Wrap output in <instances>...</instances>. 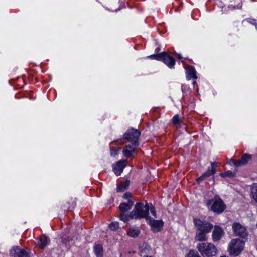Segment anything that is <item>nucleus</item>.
I'll return each instance as SVG.
<instances>
[{"label":"nucleus","instance_id":"obj_36","mask_svg":"<svg viewBox=\"0 0 257 257\" xmlns=\"http://www.w3.org/2000/svg\"><path fill=\"white\" fill-rule=\"evenodd\" d=\"M146 257H151V256H146Z\"/></svg>","mask_w":257,"mask_h":257},{"label":"nucleus","instance_id":"obj_23","mask_svg":"<svg viewBox=\"0 0 257 257\" xmlns=\"http://www.w3.org/2000/svg\"><path fill=\"white\" fill-rule=\"evenodd\" d=\"M172 123L174 125H179L181 122L180 119L179 118V116L178 114H176L174 116L172 119Z\"/></svg>","mask_w":257,"mask_h":257},{"label":"nucleus","instance_id":"obj_22","mask_svg":"<svg viewBox=\"0 0 257 257\" xmlns=\"http://www.w3.org/2000/svg\"><path fill=\"white\" fill-rule=\"evenodd\" d=\"M251 195L257 202V183H253L251 186Z\"/></svg>","mask_w":257,"mask_h":257},{"label":"nucleus","instance_id":"obj_35","mask_svg":"<svg viewBox=\"0 0 257 257\" xmlns=\"http://www.w3.org/2000/svg\"><path fill=\"white\" fill-rule=\"evenodd\" d=\"M179 58L180 59H181V57L180 56V55H179Z\"/></svg>","mask_w":257,"mask_h":257},{"label":"nucleus","instance_id":"obj_21","mask_svg":"<svg viewBox=\"0 0 257 257\" xmlns=\"http://www.w3.org/2000/svg\"><path fill=\"white\" fill-rule=\"evenodd\" d=\"M130 185V181H126L125 182H121L120 185L117 187V192H123Z\"/></svg>","mask_w":257,"mask_h":257},{"label":"nucleus","instance_id":"obj_9","mask_svg":"<svg viewBox=\"0 0 257 257\" xmlns=\"http://www.w3.org/2000/svg\"><path fill=\"white\" fill-rule=\"evenodd\" d=\"M147 221L149 222V224L154 232L160 231L163 226V222L162 220H155L150 216L148 218Z\"/></svg>","mask_w":257,"mask_h":257},{"label":"nucleus","instance_id":"obj_2","mask_svg":"<svg viewBox=\"0 0 257 257\" xmlns=\"http://www.w3.org/2000/svg\"><path fill=\"white\" fill-rule=\"evenodd\" d=\"M149 206L147 202L145 204L143 203H137L134 209L130 213L129 216L132 219H140L145 218L146 220L150 216L149 215Z\"/></svg>","mask_w":257,"mask_h":257},{"label":"nucleus","instance_id":"obj_19","mask_svg":"<svg viewBox=\"0 0 257 257\" xmlns=\"http://www.w3.org/2000/svg\"><path fill=\"white\" fill-rule=\"evenodd\" d=\"M94 251L97 257H103V247L102 245L98 244L94 246Z\"/></svg>","mask_w":257,"mask_h":257},{"label":"nucleus","instance_id":"obj_11","mask_svg":"<svg viewBox=\"0 0 257 257\" xmlns=\"http://www.w3.org/2000/svg\"><path fill=\"white\" fill-rule=\"evenodd\" d=\"M224 235V231L219 226L215 225L212 232V240L214 242L219 241Z\"/></svg>","mask_w":257,"mask_h":257},{"label":"nucleus","instance_id":"obj_13","mask_svg":"<svg viewBox=\"0 0 257 257\" xmlns=\"http://www.w3.org/2000/svg\"><path fill=\"white\" fill-rule=\"evenodd\" d=\"M139 144L131 143L126 145L122 151V153L124 156L126 157H132L133 153L135 152V150L137 149Z\"/></svg>","mask_w":257,"mask_h":257},{"label":"nucleus","instance_id":"obj_32","mask_svg":"<svg viewBox=\"0 0 257 257\" xmlns=\"http://www.w3.org/2000/svg\"><path fill=\"white\" fill-rule=\"evenodd\" d=\"M123 198L125 199L130 200V198L132 197V194L131 193L126 192L125 193L123 196Z\"/></svg>","mask_w":257,"mask_h":257},{"label":"nucleus","instance_id":"obj_5","mask_svg":"<svg viewBox=\"0 0 257 257\" xmlns=\"http://www.w3.org/2000/svg\"><path fill=\"white\" fill-rule=\"evenodd\" d=\"M244 241L239 238L232 239L228 246L230 253L234 256H238L243 250Z\"/></svg>","mask_w":257,"mask_h":257},{"label":"nucleus","instance_id":"obj_4","mask_svg":"<svg viewBox=\"0 0 257 257\" xmlns=\"http://www.w3.org/2000/svg\"><path fill=\"white\" fill-rule=\"evenodd\" d=\"M206 205H211V210L218 214L223 212L226 208L224 202L218 195L215 196L213 199L207 200Z\"/></svg>","mask_w":257,"mask_h":257},{"label":"nucleus","instance_id":"obj_27","mask_svg":"<svg viewBox=\"0 0 257 257\" xmlns=\"http://www.w3.org/2000/svg\"><path fill=\"white\" fill-rule=\"evenodd\" d=\"M109 228L112 230H116L119 228V223L117 222H112L110 224Z\"/></svg>","mask_w":257,"mask_h":257},{"label":"nucleus","instance_id":"obj_20","mask_svg":"<svg viewBox=\"0 0 257 257\" xmlns=\"http://www.w3.org/2000/svg\"><path fill=\"white\" fill-rule=\"evenodd\" d=\"M140 231L137 228H130L127 231V234L132 237L136 238L139 236Z\"/></svg>","mask_w":257,"mask_h":257},{"label":"nucleus","instance_id":"obj_17","mask_svg":"<svg viewBox=\"0 0 257 257\" xmlns=\"http://www.w3.org/2000/svg\"><path fill=\"white\" fill-rule=\"evenodd\" d=\"M50 239L45 236H41L38 239L37 245L41 249L44 248L49 243Z\"/></svg>","mask_w":257,"mask_h":257},{"label":"nucleus","instance_id":"obj_34","mask_svg":"<svg viewBox=\"0 0 257 257\" xmlns=\"http://www.w3.org/2000/svg\"><path fill=\"white\" fill-rule=\"evenodd\" d=\"M196 81H194V82H193V85H195L196 84Z\"/></svg>","mask_w":257,"mask_h":257},{"label":"nucleus","instance_id":"obj_14","mask_svg":"<svg viewBox=\"0 0 257 257\" xmlns=\"http://www.w3.org/2000/svg\"><path fill=\"white\" fill-rule=\"evenodd\" d=\"M10 253L13 257H28V252L18 246L13 247L11 249Z\"/></svg>","mask_w":257,"mask_h":257},{"label":"nucleus","instance_id":"obj_33","mask_svg":"<svg viewBox=\"0 0 257 257\" xmlns=\"http://www.w3.org/2000/svg\"><path fill=\"white\" fill-rule=\"evenodd\" d=\"M237 161L238 160H234V159H231L230 161H229V164H233L236 167H237V165L236 164V163H235L234 162Z\"/></svg>","mask_w":257,"mask_h":257},{"label":"nucleus","instance_id":"obj_7","mask_svg":"<svg viewBox=\"0 0 257 257\" xmlns=\"http://www.w3.org/2000/svg\"><path fill=\"white\" fill-rule=\"evenodd\" d=\"M234 235L242 238H245L248 236V232L245 226L238 222H234L232 225Z\"/></svg>","mask_w":257,"mask_h":257},{"label":"nucleus","instance_id":"obj_8","mask_svg":"<svg viewBox=\"0 0 257 257\" xmlns=\"http://www.w3.org/2000/svg\"><path fill=\"white\" fill-rule=\"evenodd\" d=\"M160 61L163 62L170 69L174 68L176 63L175 58L167 52H162Z\"/></svg>","mask_w":257,"mask_h":257},{"label":"nucleus","instance_id":"obj_12","mask_svg":"<svg viewBox=\"0 0 257 257\" xmlns=\"http://www.w3.org/2000/svg\"><path fill=\"white\" fill-rule=\"evenodd\" d=\"M127 161L121 160L118 161L116 164L113 165V170L114 173L117 175H120L122 172L124 168L127 165Z\"/></svg>","mask_w":257,"mask_h":257},{"label":"nucleus","instance_id":"obj_16","mask_svg":"<svg viewBox=\"0 0 257 257\" xmlns=\"http://www.w3.org/2000/svg\"><path fill=\"white\" fill-rule=\"evenodd\" d=\"M186 77L188 80L193 78L196 79L197 76L196 75V71L194 67L192 66H188L186 71Z\"/></svg>","mask_w":257,"mask_h":257},{"label":"nucleus","instance_id":"obj_31","mask_svg":"<svg viewBox=\"0 0 257 257\" xmlns=\"http://www.w3.org/2000/svg\"><path fill=\"white\" fill-rule=\"evenodd\" d=\"M247 21L252 25H255L256 27L257 26V20L252 19H248Z\"/></svg>","mask_w":257,"mask_h":257},{"label":"nucleus","instance_id":"obj_28","mask_svg":"<svg viewBox=\"0 0 257 257\" xmlns=\"http://www.w3.org/2000/svg\"><path fill=\"white\" fill-rule=\"evenodd\" d=\"M188 257H201L199 253L193 250H191L189 251L188 254Z\"/></svg>","mask_w":257,"mask_h":257},{"label":"nucleus","instance_id":"obj_24","mask_svg":"<svg viewBox=\"0 0 257 257\" xmlns=\"http://www.w3.org/2000/svg\"><path fill=\"white\" fill-rule=\"evenodd\" d=\"M120 148L118 147L117 148H115L114 147H110V155L113 157H115L118 154V152L120 150Z\"/></svg>","mask_w":257,"mask_h":257},{"label":"nucleus","instance_id":"obj_26","mask_svg":"<svg viewBox=\"0 0 257 257\" xmlns=\"http://www.w3.org/2000/svg\"><path fill=\"white\" fill-rule=\"evenodd\" d=\"M119 218L121 221H123L125 223L129 221V219H131L130 218L129 215H127L124 214H120Z\"/></svg>","mask_w":257,"mask_h":257},{"label":"nucleus","instance_id":"obj_25","mask_svg":"<svg viewBox=\"0 0 257 257\" xmlns=\"http://www.w3.org/2000/svg\"><path fill=\"white\" fill-rule=\"evenodd\" d=\"M235 173L231 171H227L224 173H220V175L222 177H231L234 176Z\"/></svg>","mask_w":257,"mask_h":257},{"label":"nucleus","instance_id":"obj_1","mask_svg":"<svg viewBox=\"0 0 257 257\" xmlns=\"http://www.w3.org/2000/svg\"><path fill=\"white\" fill-rule=\"evenodd\" d=\"M193 222L196 228L194 239L197 241H206L207 240V234L210 233L213 228L212 224L206 220H202L198 218H194Z\"/></svg>","mask_w":257,"mask_h":257},{"label":"nucleus","instance_id":"obj_6","mask_svg":"<svg viewBox=\"0 0 257 257\" xmlns=\"http://www.w3.org/2000/svg\"><path fill=\"white\" fill-rule=\"evenodd\" d=\"M141 132L136 128H131L126 131L123 135V138L131 143L139 144V139Z\"/></svg>","mask_w":257,"mask_h":257},{"label":"nucleus","instance_id":"obj_29","mask_svg":"<svg viewBox=\"0 0 257 257\" xmlns=\"http://www.w3.org/2000/svg\"><path fill=\"white\" fill-rule=\"evenodd\" d=\"M161 55H162V52L158 54H153L148 56L149 58L151 59H156L158 61H160L161 59Z\"/></svg>","mask_w":257,"mask_h":257},{"label":"nucleus","instance_id":"obj_30","mask_svg":"<svg viewBox=\"0 0 257 257\" xmlns=\"http://www.w3.org/2000/svg\"><path fill=\"white\" fill-rule=\"evenodd\" d=\"M149 210H150V211H151V213H152V214L155 217H157L155 209L154 207L152 205H151V207L150 208L149 207Z\"/></svg>","mask_w":257,"mask_h":257},{"label":"nucleus","instance_id":"obj_10","mask_svg":"<svg viewBox=\"0 0 257 257\" xmlns=\"http://www.w3.org/2000/svg\"><path fill=\"white\" fill-rule=\"evenodd\" d=\"M215 162H211V168H209L208 170L203 173L200 177L197 179V182L199 183L201 181L204 180L206 178L210 176L211 175H214L216 172Z\"/></svg>","mask_w":257,"mask_h":257},{"label":"nucleus","instance_id":"obj_3","mask_svg":"<svg viewBox=\"0 0 257 257\" xmlns=\"http://www.w3.org/2000/svg\"><path fill=\"white\" fill-rule=\"evenodd\" d=\"M197 248L203 257H212L217 254V249L211 243H200Z\"/></svg>","mask_w":257,"mask_h":257},{"label":"nucleus","instance_id":"obj_18","mask_svg":"<svg viewBox=\"0 0 257 257\" xmlns=\"http://www.w3.org/2000/svg\"><path fill=\"white\" fill-rule=\"evenodd\" d=\"M133 204L131 200H128L127 203H121L119 206V210L122 212H127L132 208Z\"/></svg>","mask_w":257,"mask_h":257},{"label":"nucleus","instance_id":"obj_15","mask_svg":"<svg viewBox=\"0 0 257 257\" xmlns=\"http://www.w3.org/2000/svg\"><path fill=\"white\" fill-rule=\"evenodd\" d=\"M251 155L248 154H243L240 160H238L237 161L234 162L237 165V167H240L241 166L245 165L247 164L249 161H250L251 159Z\"/></svg>","mask_w":257,"mask_h":257}]
</instances>
